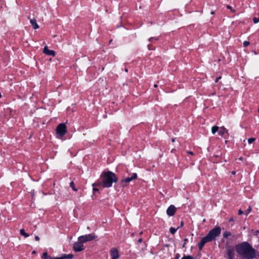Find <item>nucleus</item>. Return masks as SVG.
<instances>
[{"mask_svg": "<svg viewBox=\"0 0 259 259\" xmlns=\"http://www.w3.org/2000/svg\"><path fill=\"white\" fill-rule=\"evenodd\" d=\"M232 175H235V171H233L232 172Z\"/></svg>", "mask_w": 259, "mask_h": 259, "instance_id": "nucleus-39", "label": "nucleus"}, {"mask_svg": "<svg viewBox=\"0 0 259 259\" xmlns=\"http://www.w3.org/2000/svg\"><path fill=\"white\" fill-rule=\"evenodd\" d=\"M102 183H96L93 184V186L102 185L104 188H109L112 186L113 182L117 181V178L112 171L103 172L102 173Z\"/></svg>", "mask_w": 259, "mask_h": 259, "instance_id": "nucleus-2", "label": "nucleus"}, {"mask_svg": "<svg viewBox=\"0 0 259 259\" xmlns=\"http://www.w3.org/2000/svg\"><path fill=\"white\" fill-rule=\"evenodd\" d=\"M30 22L31 24L32 25L33 29H36L39 28V26L36 23V20L35 19H32L30 20Z\"/></svg>", "mask_w": 259, "mask_h": 259, "instance_id": "nucleus-12", "label": "nucleus"}, {"mask_svg": "<svg viewBox=\"0 0 259 259\" xmlns=\"http://www.w3.org/2000/svg\"><path fill=\"white\" fill-rule=\"evenodd\" d=\"M93 191H98V189H97V188H93Z\"/></svg>", "mask_w": 259, "mask_h": 259, "instance_id": "nucleus-35", "label": "nucleus"}, {"mask_svg": "<svg viewBox=\"0 0 259 259\" xmlns=\"http://www.w3.org/2000/svg\"><path fill=\"white\" fill-rule=\"evenodd\" d=\"M221 233V229L220 227H216L211 230L206 236L201 239L200 242L198 244L199 250L202 249L205 243L215 240L217 237L220 236Z\"/></svg>", "mask_w": 259, "mask_h": 259, "instance_id": "nucleus-3", "label": "nucleus"}, {"mask_svg": "<svg viewBox=\"0 0 259 259\" xmlns=\"http://www.w3.org/2000/svg\"><path fill=\"white\" fill-rule=\"evenodd\" d=\"M250 44V42L248 41H244L243 42V46L244 47H247Z\"/></svg>", "mask_w": 259, "mask_h": 259, "instance_id": "nucleus-23", "label": "nucleus"}, {"mask_svg": "<svg viewBox=\"0 0 259 259\" xmlns=\"http://www.w3.org/2000/svg\"><path fill=\"white\" fill-rule=\"evenodd\" d=\"M186 243V242H184V243L183 244V246H182L183 247H185Z\"/></svg>", "mask_w": 259, "mask_h": 259, "instance_id": "nucleus-36", "label": "nucleus"}, {"mask_svg": "<svg viewBox=\"0 0 259 259\" xmlns=\"http://www.w3.org/2000/svg\"><path fill=\"white\" fill-rule=\"evenodd\" d=\"M110 255L112 259H118L119 258L118 251L115 248H113L111 249Z\"/></svg>", "mask_w": 259, "mask_h": 259, "instance_id": "nucleus-9", "label": "nucleus"}, {"mask_svg": "<svg viewBox=\"0 0 259 259\" xmlns=\"http://www.w3.org/2000/svg\"><path fill=\"white\" fill-rule=\"evenodd\" d=\"M181 259H194V258L191 255L185 256Z\"/></svg>", "mask_w": 259, "mask_h": 259, "instance_id": "nucleus-22", "label": "nucleus"}, {"mask_svg": "<svg viewBox=\"0 0 259 259\" xmlns=\"http://www.w3.org/2000/svg\"><path fill=\"white\" fill-rule=\"evenodd\" d=\"M73 255L71 254H62L60 257H55L49 256V258H50V259H72L73 258Z\"/></svg>", "mask_w": 259, "mask_h": 259, "instance_id": "nucleus-10", "label": "nucleus"}, {"mask_svg": "<svg viewBox=\"0 0 259 259\" xmlns=\"http://www.w3.org/2000/svg\"><path fill=\"white\" fill-rule=\"evenodd\" d=\"M20 234L24 236L25 237H29V235L28 234L26 233L25 232V230L24 229H21L20 230Z\"/></svg>", "mask_w": 259, "mask_h": 259, "instance_id": "nucleus-15", "label": "nucleus"}, {"mask_svg": "<svg viewBox=\"0 0 259 259\" xmlns=\"http://www.w3.org/2000/svg\"><path fill=\"white\" fill-rule=\"evenodd\" d=\"M179 229V227H178L177 228L171 227L169 228V231L172 234H174L176 233V231Z\"/></svg>", "mask_w": 259, "mask_h": 259, "instance_id": "nucleus-18", "label": "nucleus"}, {"mask_svg": "<svg viewBox=\"0 0 259 259\" xmlns=\"http://www.w3.org/2000/svg\"><path fill=\"white\" fill-rule=\"evenodd\" d=\"M171 141L172 142H174L175 141V139L172 138Z\"/></svg>", "mask_w": 259, "mask_h": 259, "instance_id": "nucleus-38", "label": "nucleus"}, {"mask_svg": "<svg viewBox=\"0 0 259 259\" xmlns=\"http://www.w3.org/2000/svg\"><path fill=\"white\" fill-rule=\"evenodd\" d=\"M35 252H36L35 251H32V253H35Z\"/></svg>", "mask_w": 259, "mask_h": 259, "instance_id": "nucleus-41", "label": "nucleus"}, {"mask_svg": "<svg viewBox=\"0 0 259 259\" xmlns=\"http://www.w3.org/2000/svg\"><path fill=\"white\" fill-rule=\"evenodd\" d=\"M227 8L228 9H230V10H232V7H231L230 6H229V5H228V6H227Z\"/></svg>", "mask_w": 259, "mask_h": 259, "instance_id": "nucleus-31", "label": "nucleus"}, {"mask_svg": "<svg viewBox=\"0 0 259 259\" xmlns=\"http://www.w3.org/2000/svg\"><path fill=\"white\" fill-rule=\"evenodd\" d=\"M184 241H185V242H186H186H187V241H188V239H187V238H185V239H184Z\"/></svg>", "mask_w": 259, "mask_h": 259, "instance_id": "nucleus-37", "label": "nucleus"}, {"mask_svg": "<svg viewBox=\"0 0 259 259\" xmlns=\"http://www.w3.org/2000/svg\"><path fill=\"white\" fill-rule=\"evenodd\" d=\"M231 235V233L228 231H226L223 234L224 237L226 238H228Z\"/></svg>", "mask_w": 259, "mask_h": 259, "instance_id": "nucleus-17", "label": "nucleus"}, {"mask_svg": "<svg viewBox=\"0 0 259 259\" xmlns=\"http://www.w3.org/2000/svg\"><path fill=\"white\" fill-rule=\"evenodd\" d=\"M211 14H214V12H211Z\"/></svg>", "mask_w": 259, "mask_h": 259, "instance_id": "nucleus-42", "label": "nucleus"}, {"mask_svg": "<svg viewBox=\"0 0 259 259\" xmlns=\"http://www.w3.org/2000/svg\"><path fill=\"white\" fill-rule=\"evenodd\" d=\"M234 218H231L229 219V222H233L234 221Z\"/></svg>", "mask_w": 259, "mask_h": 259, "instance_id": "nucleus-33", "label": "nucleus"}, {"mask_svg": "<svg viewBox=\"0 0 259 259\" xmlns=\"http://www.w3.org/2000/svg\"><path fill=\"white\" fill-rule=\"evenodd\" d=\"M155 39V40H157L158 39V38H154V37H151L150 38H149V41H151L152 39Z\"/></svg>", "mask_w": 259, "mask_h": 259, "instance_id": "nucleus-29", "label": "nucleus"}, {"mask_svg": "<svg viewBox=\"0 0 259 259\" xmlns=\"http://www.w3.org/2000/svg\"><path fill=\"white\" fill-rule=\"evenodd\" d=\"M221 78V76H220L219 77L216 78V79H215V82H217L219 80V79H220Z\"/></svg>", "mask_w": 259, "mask_h": 259, "instance_id": "nucleus-27", "label": "nucleus"}, {"mask_svg": "<svg viewBox=\"0 0 259 259\" xmlns=\"http://www.w3.org/2000/svg\"><path fill=\"white\" fill-rule=\"evenodd\" d=\"M49 259H50V258H49Z\"/></svg>", "mask_w": 259, "mask_h": 259, "instance_id": "nucleus-44", "label": "nucleus"}, {"mask_svg": "<svg viewBox=\"0 0 259 259\" xmlns=\"http://www.w3.org/2000/svg\"><path fill=\"white\" fill-rule=\"evenodd\" d=\"M138 242L139 243H141L142 242V238L139 239L138 240Z\"/></svg>", "mask_w": 259, "mask_h": 259, "instance_id": "nucleus-32", "label": "nucleus"}, {"mask_svg": "<svg viewBox=\"0 0 259 259\" xmlns=\"http://www.w3.org/2000/svg\"><path fill=\"white\" fill-rule=\"evenodd\" d=\"M82 241H79L78 239L77 241L73 244V249L75 252H79L84 249V247Z\"/></svg>", "mask_w": 259, "mask_h": 259, "instance_id": "nucleus-6", "label": "nucleus"}, {"mask_svg": "<svg viewBox=\"0 0 259 259\" xmlns=\"http://www.w3.org/2000/svg\"><path fill=\"white\" fill-rule=\"evenodd\" d=\"M187 152H188V153H189L190 154L193 155V153L191 151H188Z\"/></svg>", "mask_w": 259, "mask_h": 259, "instance_id": "nucleus-34", "label": "nucleus"}, {"mask_svg": "<svg viewBox=\"0 0 259 259\" xmlns=\"http://www.w3.org/2000/svg\"><path fill=\"white\" fill-rule=\"evenodd\" d=\"M70 186L72 189V190L74 191H77V189L75 187L74 183L73 182H71L70 184Z\"/></svg>", "mask_w": 259, "mask_h": 259, "instance_id": "nucleus-19", "label": "nucleus"}, {"mask_svg": "<svg viewBox=\"0 0 259 259\" xmlns=\"http://www.w3.org/2000/svg\"><path fill=\"white\" fill-rule=\"evenodd\" d=\"M226 133H228L227 130L224 126L221 127L220 131H219V134L220 136H223Z\"/></svg>", "mask_w": 259, "mask_h": 259, "instance_id": "nucleus-14", "label": "nucleus"}, {"mask_svg": "<svg viewBox=\"0 0 259 259\" xmlns=\"http://www.w3.org/2000/svg\"><path fill=\"white\" fill-rule=\"evenodd\" d=\"M253 21L254 23H257L259 22V18L254 17L253 19Z\"/></svg>", "mask_w": 259, "mask_h": 259, "instance_id": "nucleus-24", "label": "nucleus"}, {"mask_svg": "<svg viewBox=\"0 0 259 259\" xmlns=\"http://www.w3.org/2000/svg\"><path fill=\"white\" fill-rule=\"evenodd\" d=\"M243 213V211L241 210V209H239L238 210V214L239 215H241Z\"/></svg>", "mask_w": 259, "mask_h": 259, "instance_id": "nucleus-25", "label": "nucleus"}, {"mask_svg": "<svg viewBox=\"0 0 259 259\" xmlns=\"http://www.w3.org/2000/svg\"><path fill=\"white\" fill-rule=\"evenodd\" d=\"M251 210V207H250V206H249V208H248V209L247 210L246 215H247L248 213L250 212Z\"/></svg>", "mask_w": 259, "mask_h": 259, "instance_id": "nucleus-26", "label": "nucleus"}, {"mask_svg": "<svg viewBox=\"0 0 259 259\" xmlns=\"http://www.w3.org/2000/svg\"><path fill=\"white\" fill-rule=\"evenodd\" d=\"M67 127L65 123H60L56 128L57 137L61 138L67 132Z\"/></svg>", "mask_w": 259, "mask_h": 259, "instance_id": "nucleus-4", "label": "nucleus"}, {"mask_svg": "<svg viewBox=\"0 0 259 259\" xmlns=\"http://www.w3.org/2000/svg\"><path fill=\"white\" fill-rule=\"evenodd\" d=\"M255 140V139L254 138H249L248 139V143L249 144H251V143H253Z\"/></svg>", "mask_w": 259, "mask_h": 259, "instance_id": "nucleus-21", "label": "nucleus"}, {"mask_svg": "<svg viewBox=\"0 0 259 259\" xmlns=\"http://www.w3.org/2000/svg\"><path fill=\"white\" fill-rule=\"evenodd\" d=\"M35 239L36 241H39V237L38 236H35Z\"/></svg>", "mask_w": 259, "mask_h": 259, "instance_id": "nucleus-28", "label": "nucleus"}, {"mask_svg": "<svg viewBox=\"0 0 259 259\" xmlns=\"http://www.w3.org/2000/svg\"><path fill=\"white\" fill-rule=\"evenodd\" d=\"M176 208L173 205H170L166 210V213L168 216H173L176 211Z\"/></svg>", "mask_w": 259, "mask_h": 259, "instance_id": "nucleus-8", "label": "nucleus"}, {"mask_svg": "<svg viewBox=\"0 0 259 259\" xmlns=\"http://www.w3.org/2000/svg\"><path fill=\"white\" fill-rule=\"evenodd\" d=\"M49 256L48 255V253L47 252H45L43 253L42 254V257L45 259H49Z\"/></svg>", "mask_w": 259, "mask_h": 259, "instance_id": "nucleus-20", "label": "nucleus"}, {"mask_svg": "<svg viewBox=\"0 0 259 259\" xmlns=\"http://www.w3.org/2000/svg\"><path fill=\"white\" fill-rule=\"evenodd\" d=\"M236 250L238 254L243 258L253 259L255 257L256 250L247 242H243L237 245L236 246Z\"/></svg>", "mask_w": 259, "mask_h": 259, "instance_id": "nucleus-1", "label": "nucleus"}, {"mask_svg": "<svg viewBox=\"0 0 259 259\" xmlns=\"http://www.w3.org/2000/svg\"><path fill=\"white\" fill-rule=\"evenodd\" d=\"M97 238V236L92 234L80 236L78 237L79 241L85 243L87 241H92Z\"/></svg>", "mask_w": 259, "mask_h": 259, "instance_id": "nucleus-5", "label": "nucleus"}, {"mask_svg": "<svg viewBox=\"0 0 259 259\" xmlns=\"http://www.w3.org/2000/svg\"><path fill=\"white\" fill-rule=\"evenodd\" d=\"M125 70L126 72H127V69H125Z\"/></svg>", "mask_w": 259, "mask_h": 259, "instance_id": "nucleus-43", "label": "nucleus"}, {"mask_svg": "<svg viewBox=\"0 0 259 259\" xmlns=\"http://www.w3.org/2000/svg\"><path fill=\"white\" fill-rule=\"evenodd\" d=\"M183 225H184V222L182 221V222H181L180 226L179 227V228H180V227H182V226H183Z\"/></svg>", "mask_w": 259, "mask_h": 259, "instance_id": "nucleus-30", "label": "nucleus"}, {"mask_svg": "<svg viewBox=\"0 0 259 259\" xmlns=\"http://www.w3.org/2000/svg\"><path fill=\"white\" fill-rule=\"evenodd\" d=\"M227 254L229 259H234V250L229 249L228 250Z\"/></svg>", "mask_w": 259, "mask_h": 259, "instance_id": "nucleus-13", "label": "nucleus"}, {"mask_svg": "<svg viewBox=\"0 0 259 259\" xmlns=\"http://www.w3.org/2000/svg\"><path fill=\"white\" fill-rule=\"evenodd\" d=\"M154 87L155 88H156V87H157V85L156 84H155L154 85Z\"/></svg>", "mask_w": 259, "mask_h": 259, "instance_id": "nucleus-40", "label": "nucleus"}, {"mask_svg": "<svg viewBox=\"0 0 259 259\" xmlns=\"http://www.w3.org/2000/svg\"><path fill=\"white\" fill-rule=\"evenodd\" d=\"M219 130V127L217 126H213L211 128V132L212 134H214Z\"/></svg>", "mask_w": 259, "mask_h": 259, "instance_id": "nucleus-16", "label": "nucleus"}, {"mask_svg": "<svg viewBox=\"0 0 259 259\" xmlns=\"http://www.w3.org/2000/svg\"><path fill=\"white\" fill-rule=\"evenodd\" d=\"M137 174L133 173L132 176L130 177H127L125 179H122L121 181V183L122 184L130 183L133 180L137 179ZM124 186L125 185L124 184H123V186Z\"/></svg>", "mask_w": 259, "mask_h": 259, "instance_id": "nucleus-7", "label": "nucleus"}, {"mask_svg": "<svg viewBox=\"0 0 259 259\" xmlns=\"http://www.w3.org/2000/svg\"><path fill=\"white\" fill-rule=\"evenodd\" d=\"M43 52L48 55L52 56H54L55 55V52L53 50H49L47 46H45L44 47Z\"/></svg>", "mask_w": 259, "mask_h": 259, "instance_id": "nucleus-11", "label": "nucleus"}]
</instances>
